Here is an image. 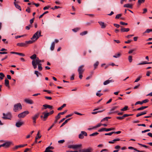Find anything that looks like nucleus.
Wrapping results in <instances>:
<instances>
[{"instance_id":"obj_1","label":"nucleus","mask_w":152,"mask_h":152,"mask_svg":"<svg viewBox=\"0 0 152 152\" xmlns=\"http://www.w3.org/2000/svg\"><path fill=\"white\" fill-rule=\"evenodd\" d=\"M32 60V64L34 69L37 68V65L40 64L42 62H43L44 61L41 60L39 58H30Z\"/></svg>"},{"instance_id":"obj_2","label":"nucleus","mask_w":152,"mask_h":152,"mask_svg":"<svg viewBox=\"0 0 152 152\" xmlns=\"http://www.w3.org/2000/svg\"><path fill=\"white\" fill-rule=\"evenodd\" d=\"M22 109V106L20 103L15 104L14 106L13 110L15 112H17Z\"/></svg>"},{"instance_id":"obj_3","label":"nucleus","mask_w":152,"mask_h":152,"mask_svg":"<svg viewBox=\"0 0 152 152\" xmlns=\"http://www.w3.org/2000/svg\"><path fill=\"white\" fill-rule=\"evenodd\" d=\"M41 36V31H37L34 34L32 37L31 38V39L32 40H34L35 41Z\"/></svg>"},{"instance_id":"obj_4","label":"nucleus","mask_w":152,"mask_h":152,"mask_svg":"<svg viewBox=\"0 0 152 152\" xmlns=\"http://www.w3.org/2000/svg\"><path fill=\"white\" fill-rule=\"evenodd\" d=\"M29 112L28 111H26L23 112L18 115V117L19 118H24L29 113Z\"/></svg>"},{"instance_id":"obj_5","label":"nucleus","mask_w":152,"mask_h":152,"mask_svg":"<svg viewBox=\"0 0 152 152\" xmlns=\"http://www.w3.org/2000/svg\"><path fill=\"white\" fill-rule=\"evenodd\" d=\"M118 106H115L113 107L110 110V112L108 113L109 114H112L114 113H118V111H115L118 108Z\"/></svg>"},{"instance_id":"obj_6","label":"nucleus","mask_w":152,"mask_h":152,"mask_svg":"<svg viewBox=\"0 0 152 152\" xmlns=\"http://www.w3.org/2000/svg\"><path fill=\"white\" fill-rule=\"evenodd\" d=\"M3 116L2 118L4 119H11L12 118V115L10 113H8L6 114L3 113Z\"/></svg>"},{"instance_id":"obj_7","label":"nucleus","mask_w":152,"mask_h":152,"mask_svg":"<svg viewBox=\"0 0 152 152\" xmlns=\"http://www.w3.org/2000/svg\"><path fill=\"white\" fill-rule=\"evenodd\" d=\"M115 130V128H102L100 129H99L98 130V132H101L103 131H109L112 130Z\"/></svg>"},{"instance_id":"obj_8","label":"nucleus","mask_w":152,"mask_h":152,"mask_svg":"<svg viewBox=\"0 0 152 152\" xmlns=\"http://www.w3.org/2000/svg\"><path fill=\"white\" fill-rule=\"evenodd\" d=\"M12 144V142L6 141L2 144L3 147H5L6 148H7Z\"/></svg>"},{"instance_id":"obj_9","label":"nucleus","mask_w":152,"mask_h":152,"mask_svg":"<svg viewBox=\"0 0 152 152\" xmlns=\"http://www.w3.org/2000/svg\"><path fill=\"white\" fill-rule=\"evenodd\" d=\"M93 151V149L90 148L86 149H83L80 150L79 151V152H92Z\"/></svg>"},{"instance_id":"obj_10","label":"nucleus","mask_w":152,"mask_h":152,"mask_svg":"<svg viewBox=\"0 0 152 152\" xmlns=\"http://www.w3.org/2000/svg\"><path fill=\"white\" fill-rule=\"evenodd\" d=\"M84 135L87 136V133L84 131H82L80 134L79 135V138L80 139H83L84 138Z\"/></svg>"},{"instance_id":"obj_11","label":"nucleus","mask_w":152,"mask_h":152,"mask_svg":"<svg viewBox=\"0 0 152 152\" xmlns=\"http://www.w3.org/2000/svg\"><path fill=\"white\" fill-rule=\"evenodd\" d=\"M84 65H82L79 66L78 69V71L79 74L83 73L84 71V70L83 69Z\"/></svg>"},{"instance_id":"obj_12","label":"nucleus","mask_w":152,"mask_h":152,"mask_svg":"<svg viewBox=\"0 0 152 152\" xmlns=\"http://www.w3.org/2000/svg\"><path fill=\"white\" fill-rule=\"evenodd\" d=\"M24 124L23 121H19L17 122L15 124V126L17 127H20Z\"/></svg>"},{"instance_id":"obj_13","label":"nucleus","mask_w":152,"mask_h":152,"mask_svg":"<svg viewBox=\"0 0 152 152\" xmlns=\"http://www.w3.org/2000/svg\"><path fill=\"white\" fill-rule=\"evenodd\" d=\"M27 145V144H24V145H16L15 147L13 148V150H15L19 148L23 147Z\"/></svg>"},{"instance_id":"obj_14","label":"nucleus","mask_w":152,"mask_h":152,"mask_svg":"<svg viewBox=\"0 0 152 152\" xmlns=\"http://www.w3.org/2000/svg\"><path fill=\"white\" fill-rule=\"evenodd\" d=\"M42 114L44 115V117H43V121H45L47 119L48 117L49 116L48 113H47L43 112Z\"/></svg>"},{"instance_id":"obj_15","label":"nucleus","mask_w":152,"mask_h":152,"mask_svg":"<svg viewBox=\"0 0 152 152\" xmlns=\"http://www.w3.org/2000/svg\"><path fill=\"white\" fill-rule=\"evenodd\" d=\"M10 53H12V54H16L18 55V56H26L24 54L22 53L15 52H10Z\"/></svg>"},{"instance_id":"obj_16","label":"nucleus","mask_w":152,"mask_h":152,"mask_svg":"<svg viewBox=\"0 0 152 152\" xmlns=\"http://www.w3.org/2000/svg\"><path fill=\"white\" fill-rule=\"evenodd\" d=\"M114 80H106L103 83V84L104 85H106L109 84L110 83L113 82Z\"/></svg>"},{"instance_id":"obj_17","label":"nucleus","mask_w":152,"mask_h":152,"mask_svg":"<svg viewBox=\"0 0 152 152\" xmlns=\"http://www.w3.org/2000/svg\"><path fill=\"white\" fill-rule=\"evenodd\" d=\"M121 32H128L129 31V28H123V26H121Z\"/></svg>"},{"instance_id":"obj_18","label":"nucleus","mask_w":152,"mask_h":152,"mask_svg":"<svg viewBox=\"0 0 152 152\" xmlns=\"http://www.w3.org/2000/svg\"><path fill=\"white\" fill-rule=\"evenodd\" d=\"M98 23L101 26V27L102 28H105L106 27V24H104V22H99Z\"/></svg>"},{"instance_id":"obj_19","label":"nucleus","mask_w":152,"mask_h":152,"mask_svg":"<svg viewBox=\"0 0 152 152\" xmlns=\"http://www.w3.org/2000/svg\"><path fill=\"white\" fill-rule=\"evenodd\" d=\"M25 102L28 104H31L33 103V102L32 100L26 99L24 100Z\"/></svg>"},{"instance_id":"obj_20","label":"nucleus","mask_w":152,"mask_h":152,"mask_svg":"<svg viewBox=\"0 0 152 152\" xmlns=\"http://www.w3.org/2000/svg\"><path fill=\"white\" fill-rule=\"evenodd\" d=\"M124 7L129 8H132V5L130 4H127L124 5Z\"/></svg>"},{"instance_id":"obj_21","label":"nucleus","mask_w":152,"mask_h":152,"mask_svg":"<svg viewBox=\"0 0 152 152\" xmlns=\"http://www.w3.org/2000/svg\"><path fill=\"white\" fill-rule=\"evenodd\" d=\"M18 3V2H14V4L15 5V7L18 9H19L20 11L21 10V8L20 6L17 4L16 3Z\"/></svg>"},{"instance_id":"obj_22","label":"nucleus","mask_w":152,"mask_h":152,"mask_svg":"<svg viewBox=\"0 0 152 152\" xmlns=\"http://www.w3.org/2000/svg\"><path fill=\"white\" fill-rule=\"evenodd\" d=\"M5 84L7 87L8 88H10L9 81L7 79L5 80Z\"/></svg>"},{"instance_id":"obj_23","label":"nucleus","mask_w":152,"mask_h":152,"mask_svg":"<svg viewBox=\"0 0 152 152\" xmlns=\"http://www.w3.org/2000/svg\"><path fill=\"white\" fill-rule=\"evenodd\" d=\"M43 106L45 107V109H46L47 108L49 109H52L53 106L51 105H48V104H44L43 105Z\"/></svg>"},{"instance_id":"obj_24","label":"nucleus","mask_w":152,"mask_h":152,"mask_svg":"<svg viewBox=\"0 0 152 152\" xmlns=\"http://www.w3.org/2000/svg\"><path fill=\"white\" fill-rule=\"evenodd\" d=\"M146 113L147 112L146 111L142 112H141V113H138L136 115V117H138L142 115H145L146 114Z\"/></svg>"},{"instance_id":"obj_25","label":"nucleus","mask_w":152,"mask_h":152,"mask_svg":"<svg viewBox=\"0 0 152 152\" xmlns=\"http://www.w3.org/2000/svg\"><path fill=\"white\" fill-rule=\"evenodd\" d=\"M17 45L20 47H25L26 46L25 42L18 43Z\"/></svg>"},{"instance_id":"obj_26","label":"nucleus","mask_w":152,"mask_h":152,"mask_svg":"<svg viewBox=\"0 0 152 152\" xmlns=\"http://www.w3.org/2000/svg\"><path fill=\"white\" fill-rule=\"evenodd\" d=\"M39 115V113H37L35 114L32 117V119L33 120H36V119L38 118Z\"/></svg>"},{"instance_id":"obj_27","label":"nucleus","mask_w":152,"mask_h":152,"mask_svg":"<svg viewBox=\"0 0 152 152\" xmlns=\"http://www.w3.org/2000/svg\"><path fill=\"white\" fill-rule=\"evenodd\" d=\"M35 41L34 40H29L28 41H26L25 42L26 45L27 44H31L34 42Z\"/></svg>"},{"instance_id":"obj_28","label":"nucleus","mask_w":152,"mask_h":152,"mask_svg":"<svg viewBox=\"0 0 152 152\" xmlns=\"http://www.w3.org/2000/svg\"><path fill=\"white\" fill-rule=\"evenodd\" d=\"M120 138H117L113 140V141H110L108 142L109 143L113 144L114 143V142L119 141L120 140Z\"/></svg>"},{"instance_id":"obj_29","label":"nucleus","mask_w":152,"mask_h":152,"mask_svg":"<svg viewBox=\"0 0 152 152\" xmlns=\"http://www.w3.org/2000/svg\"><path fill=\"white\" fill-rule=\"evenodd\" d=\"M55 46V44L54 42H53L51 43V45L50 47V49L51 50H53L54 49Z\"/></svg>"},{"instance_id":"obj_30","label":"nucleus","mask_w":152,"mask_h":152,"mask_svg":"<svg viewBox=\"0 0 152 152\" xmlns=\"http://www.w3.org/2000/svg\"><path fill=\"white\" fill-rule=\"evenodd\" d=\"M70 119H71V118H68V119H67L62 124L61 126L60 127H62L65 124H66L67 123L68 121H69Z\"/></svg>"},{"instance_id":"obj_31","label":"nucleus","mask_w":152,"mask_h":152,"mask_svg":"<svg viewBox=\"0 0 152 152\" xmlns=\"http://www.w3.org/2000/svg\"><path fill=\"white\" fill-rule=\"evenodd\" d=\"M105 110V109H104L102 110H100V111L92 112L91 113V114H94V115L96 114L97 113H98L102 112H103Z\"/></svg>"},{"instance_id":"obj_32","label":"nucleus","mask_w":152,"mask_h":152,"mask_svg":"<svg viewBox=\"0 0 152 152\" xmlns=\"http://www.w3.org/2000/svg\"><path fill=\"white\" fill-rule=\"evenodd\" d=\"M111 118V117H106L103 118V119H102L101 120V122H103V121H107L108 120V119H110Z\"/></svg>"},{"instance_id":"obj_33","label":"nucleus","mask_w":152,"mask_h":152,"mask_svg":"<svg viewBox=\"0 0 152 152\" xmlns=\"http://www.w3.org/2000/svg\"><path fill=\"white\" fill-rule=\"evenodd\" d=\"M152 64V62H148L147 61H144L143 62H142V63H140L138 64V65H140V64Z\"/></svg>"},{"instance_id":"obj_34","label":"nucleus","mask_w":152,"mask_h":152,"mask_svg":"<svg viewBox=\"0 0 152 152\" xmlns=\"http://www.w3.org/2000/svg\"><path fill=\"white\" fill-rule=\"evenodd\" d=\"M42 64H39V65H38V69L39 71H41L42 69Z\"/></svg>"},{"instance_id":"obj_35","label":"nucleus","mask_w":152,"mask_h":152,"mask_svg":"<svg viewBox=\"0 0 152 152\" xmlns=\"http://www.w3.org/2000/svg\"><path fill=\"white\" fill-rule=\"evenodd\" d=\"M82 146V145L81 144H80L79 145H74L75 146V149H76L78 148H81Z\"/></svg>"},{"instance_id":"obj_36","label":"nucleus","mask_w":152,"mask_h":152,"mask_svg":"<svg viewBox=\"0 0 152 152\" xmlns=\"http://www.w3.org/2000/svg\"><path fill=\"white\" fill-rule=\"evenodd\" d=\"M66 106V104H64L62 105L61 107H59L58 108V110H61L64 107H65Z\"/></svg>"},{"instance_id":"obj_37","label":"nucleus","mask_w":152,"mask_h":152,"mask_svg":"<svg viewBox=\"0 0 152 152\" xmlns=\"http://www.w3.org/2000/svg\"><path fill=\"white\" fill-rule=\"evenodd\" d=\"M151 31H152V29H147L146 31L143 33V34H144L145 33H149Z\"/></svg>"},{"instance_id":"obj_38","label":"nucleus","mask_w":152,"mask_h":152,"mask_svg":"<svg viewBox=\"0 0 152 152\" xmlns=\"http://www.w3.org/2000/svg\"><path fill=\"white\" fill-rule=\"evenodd\" d=\"M34 74L36 75L37 76V77H39V75H42L41 73H40V72H39L37 71H35Z\"/></svg>"},{"instance_id":"obj_39","label":"nucleus","mask_w":152,"mask_h":152,"mask_svg":"<svg viewBox=\"0 0 152 152\" xmlns=\"http://www.w3.org/2000/svg\"><path fill=\"white\" fill-rule=\"evenodd\" d=\"M0 79L2 80L3 79V78L4 77L5 75L2 72L0 73Z\"/></svg>"},{"instance_id":"obj_40","label":"nucleus","mask_w":152,"mask_h":152,"mask_svg":"<svg viewBox=\"0 0 152 152\" xmlns=\"http://www.w3.org/2000/svg\"><path fill=\"white\" fill-rule=\"evenodd\" d=\"M99 64V62L98 61L96 62L94 64V69H95L97 68V66Z\"/></svg>"},{"instance_id":"obj_41","label":"nucleus","mask_w":152,"mask_h":152,"mask_svg":"<svg viewBox=\"0 0 152 152\" xmlns=\"http://www.w3.org/2000/svg\"><path fill=\"white\" fill-rule=\"evenodd\" d=\"M145 0H138V3L139 5H140L141 4L144 2Z\"/></svg>"},{"instance_id":"obj_42","label":"nucleus","mask_w":152,"mask_h":152,"mask_svg":"<svg viewBox=\"0 0 152 152\" xmlns=\"http://www.w3.org/2000/svg\"><path fill=\"white\" fill-rule=\"evenodd\" d=\"M99 134V133L97 132H95L92 133L90 135V136H94L97 135Z\"/></svg>"},{"instance_id":"obj_43","label":"nucleus","mask_w":152,"mask_h":152,"mask_svg":"<svg viewBox=\"0 0 152 152\" xmlns=\"http://www.w3.org/2000/svg\"><path fill=\"white\" fill-rule=\"evenodd\" d=\"M88 32L87 31H84L80 33V35L81 36L85 35L87 34Z\"/></svg>"},{"instance_id":"obj_44","label":"nucleus","mask_w":152,"mask_h":152,"mask_svg":"<svg viewBox=\"0 0 152 152\" xmlns=\"http://www.w3.org/2000/svg\"><path fill=\"white\" fill-rule=\"evenodd\" d=\"M122 16V14H117L116 15L115 18L116 19H119L121 17V16Z\"/></svg>"},{"instance_id":"obj_45","label":"nucleus","mask_w":152,"mask_h":152,"mask_svg":"<svg viewBox=\"0 0 152 152\" xmlns=\"http://www.w3.org/2000/svg\"><path fill=\"white\" fill-rule=\"evenodd\" d=\"M39 131L38 132V133L37 134V136H36V137H35V141H34V143H37V140L38 139V138H37V136L39 135Z\"/></svg>"},{"instance_id":"obj_46","label":"nucleus","mask_w":152,"mask_h":152,"mask_svg":"<svg viewBox=\"0 0 152 152\" xmlns=\"http://www.w3.org/2000/svg\"><path fill=\"white\" fill-rule=\"evenodd\" d=\"M121 54L120 53H118L113 56V57H118L121 56Z\"/></svg>"},{"instance_id":"obj_47","label":"nucleus","mask_w":152,"mask_h":152,"mask_svg":"<svg viewBox=\"0 0 152 152\" xmlns=\"http://www.w3.org/2000/svg\"><path fill=\"white\" fill-rule=\"evenodd\" d=\"M128 108V107L127 106H125L123 108L121 109V110L122 111H125L127 110Z\"/></svg>"},{"instance_id":"obj_48","label":"nucleus","mask_w":152,"mask_h":152,"mask_svg":"<svg viewBox=\"0 0 152 152\" xmlns=\"http://www.w3.org/2000/svg\"><path fill=\"white\" fill-rule=\"evenodd\" d=\"M26 11L28 13H30L31 12V9L30 7H27V9L26 10Z\"/></svg>"},{"instance_id":"obj_49","label":"nucleus","mask_w":152,"mask_h":152,"mask_svg":"<svg viewBox=\"0 0 152 152\" xmlns=\"http://www.w3.org/2000/svg\"><path fill=\"white\" fill-rule=\"evenodd\" d=\"M61 117V115L59 113H58V115H57V116H56V117H55V118L56 119L58 120Z\"/></svg>"},{"instance_id":"obj_50","label":"nucleus","mask_w":152,"mask_h":152,"mask_svg":"<svg viewBox=\"0 0 152 152\" xmlns=\"http://www.w3.org/2000/svg\"><path fill=\"white\" fill-rule=\"evenodd\" d=\"M32 27L31 25H29L28 26H26L25 27L26 29L28 30L30 29V28Z\"/></svg>"},{"instance_id":"obj_51","label":"nucleus","mask_w":152,"mask_h":152,"mask_svg":"<svg viewBox=\"0 0 152 152\" xmlns=\"http://www.w3.org/2000/svg\"><path fill=\"white\" fill-rule=\"evenodd\" d=\"M143 104V103H142V101L140 102V101H138V102H136V103H135V105H137L138 104Z\"/></svg>"},{"instance_id":"obj_52","label":"nucleus","mask_w":152,"mask_h":152,"mask_svg":"<svg viewBox=\"0 0 152 152\" xmlns=\"http://www.w3.org/2000/svg\"><path fill=\"white\" fill-rule=\"evenodd\" d=\"M120 24L121 25H128V23H126L122 21H121L120 22Z\"/></svg>"},{"instance_id":"obj_53","label":"nucleus","mask_w":152,"mask_h":152,"mask_svg":"<svg viewBox=\"0 0 152 152\" xmlns=\"http://www.w3.org/2000/svg\"><path fill=\"white\" fill-rule=\"evenodd\" d=\"M136 50V49H133L132 50H131L129 51L128 53L129 54H131V53H132L134 51H135Z\"/></svg>"},{"instance_id":"obj_54","label":"nucleus","mask_w":152,"mask_h":152,"mask_svg":"<svg viewBox=\"0 0 152 152\" xmlns=\"http://www.w3.org/2000/svg\"><path fill=\"white\" fill-rule=\"evenodd\" d=\"M68 148H73V149H75L74 145H68Z\"/></svg>"},{"instance_id":"obj_55","label":"nucleus","mask_w":152,"mask_h":152,"mask_svg":"<svg viewBox=\"0 0 152 152\" xmlns=\"http://www.w3.org/2000/svg\"><path fill=\"white\" fill-rule=\"evenodd\" d=\"M132 115V114L129 115V114H125L123 116L124 118L125 117H128V116H129L130 115Z\"/></svg>"},{"instance_id":"obj_56","label":"nucleus","mask_w":152,"mask_h":152,"mask_svg":"<svg viewBox=\"0 0 152 152\" xmlns=\"http://www.w3.org/2000/svg\"><path fill=\"white\" fill-rule=\"evenodd\" d=\"M79 29H80L79 28H75L74 29H73L72 30L74 32H76L77 31H78Z\"/></svg>"},{"instance_id":"obj_57","label":"nucleus","mask_w":152,"mask_h":152,"mask_svg":"<svg viewBox=\"0 0 152 152\" xmlns=\"http://www.w3.org/2000/svg\"><path fill=\"white\" fill-rule=\"evenodd\" d=\"M116 118L118 120H122L124 119L123 116L121 117V116H118L116 117Z\"/></svg>"},{"instance_id":"obj_58","label":"nucleus","mask_w":152,"mask_h":152,"mask_svg":"<svg viewBox=\"0 0 152 152\" xmlns=\"http://www.w3.org/2000/svg\"><path fill=\"white\" fill-rule=\"evenodd\" d=\"M67 111V110H65L64 112H60V113H59L61 115H64V114Z\"/></svg>"},{"instance_id":"obj_59","label":"nucleus","mask_w":152,"mask_h":152,"mask_svg":"<svg viewBox=\"0 0 152 152\" xmlns=\"http://www.w3.org/2000/svg\"><path fill=\"white\" fill-rule=\"evenodd\" d=\"M102 125V124H97V125H96L94 127V128L99 127H100Z\"/></svg>"},{"instance_id":"obj_60","label":"nucleus","mask_w":152,"mask_h":152,"mask_svg":"<svg viewBox=\"0 0 152 152\" xmlns=\"http://www.w3.org/2000/svg\"><path fill=\"white\" fill-rule=\"evenodd\" d=\"M149 101V100L148 99H145L143 101H142L143 104V103H146L148 102Z\"/></svg>"},{"instance_id":"obj_61","label":"nucleus","mask_w":152,"mask_h":152,"mask_svg":"<svg viewBox=\"0 0 152 152\" xmlns=\"http://www.w3.org/2000/svg\"><path fill=\"white\" fill-rule=\"evenodd\" d=\"M128 148L129 149H133V150H134V151H137V149L136 148H134L133 147H131V146L130 147H128Z\"/></svg>"},{"instance_id":"obj_62","label":"nucleus","mask_w":152,"mask_h":152,"mask_svg":"<svg viewBox=\"0 0 152 152\" xmlns=\"http://www.w3.org/2000/svg\"><path fill=\"white\" fill-rule=\"evenodd\" d=\"M113 134V132H111L109 133H105V135H109V136H110L112 134Z\"/></svg>"},{"instance_id":"obj_63","label":"nucleus","mask_w":152,"mask_h":152,"mask_svg":"<svg viewBox=\"0 0 152 152\" xmlns=\"http://www.w3.org/2000/svg\"><path fill=\"white\" fill-rule=\"evenodd\" d=\"M34 18L32 19H31L30 20V25H31L34 22Z\"/></svg>"},{"instance_id":"obj_64","label":"nucleus","mask_w":152,"mask_h":152,"mask_svg":"<svg viewBox=\"0 0 152 152\" xmlns=\"http://www.w3.org/2000/svg\"><path fill=\"white\" fill-rule=\"evenodd\" d=\"M65 142V141L64 140H60L58 141V142L59 143H63Z\"/></svg>"}]
</instances>
